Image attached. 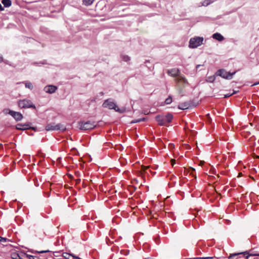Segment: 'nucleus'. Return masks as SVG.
I'll list each match as a JSON object with an SVG mask.
<instances>
[{
    "label": "nucleus",
    "instance_id": "obj_1",
    "mask_svg": "<svg viewBox=\"0 0 259 259\" xmlns=\"http://www.w3.org/2000/svg\"><path fill=\"white\" fill-rule=\"evenodd\" d=\"M102 106L103 107L108 108L109 109H114L116 111L120 113H123L124 111V110L120 109L111 99L106 100Z\"/></svg>",
    "mask_w": 259,
    "mask_h": 259
},
{
    "label": "nucleus",
    "instance_id": "obj_2",
    "mask_svg": "<svg viewBox=\"0 0 259 259\" xmlns=\"http://www.w3.org/2000/svg\"><path fill=\"white\" fill-rule=\"evenodd\" d=\"M18 105L20 108H36L35 106L33 104L32 101L26 99L18 101Z\"/></svg>",
    "mask_w": 259,
    "mask_h": 259
},
{
    "label": "nucleus",
    "instance_id": "obj_3",
    "mask_svg": "<svg viewBox=\"0 0 259 259\" xmlns=\"http://www.w3.org/2000/svg\"><path fill=\"white\" fill-rule=\"evenodd\" d=\"M203 41L202 37H195L191 38L189 41V47L190 48H196L201 46Z\"/></svg>",
    "mask_w": 259,
    "mask_h": 259
},
{
    "label": "nucleus",
    "instance_id": "obj_4",
    "mask_svg": "<svg viewBox=\"0 0 259 259\" xmlns=\"http://www.w3.org/2000/svg\"><path fill=\"white\" fill-rule=\"evenodd\" d=\"M80 129L82 130H89L96 127V124L94 121H88L79 123Z\"/></svg>",
    "mask_w": 259,
    "mask_h": 259
},
{
    "label": "nucleus",
    "instance_id": "obj_5",
    "mask_svg": "<svg viewBox=\"0 0 259 259\" xmlns=\"http://www.w3.org/2000/svg\"><path fill=\"white\" fill-rule=\"evenodd\" d=\"M45 130L47 131H57L59 130L65 131L66 127L61 123L55 124V123H50L46 126Z\"/></svg>",
    "mask_w": 259,
    "mask_h": 259
},
{
    "label": "nucleus",
    "instance_id": "obj_6",
    "mask_svg": "<svg viewBox=\"0 0 259 259\" xmlns=\"http://www.w3.org/2000/svg\"><path fill=\"white\" fill-rule=\"evenodd\" d=\"M3 112L5 114L8 113L11 115L17 121L21 120L23 117V115L19 112L14 111L8 109H4Z\"/></svg>",
    "mask_w": 259,
    "mask_h": 259
},
{
    "label": "nucleus",
    "instance_id": "obj_7",
    "mask_svg": "<svg viewBox=\"0 0 259 259\" xmlns=\"http://www.w3.org/2000/svg\"><path fill=\"white\" fill-rule=\"evenodd\" d=\"M235 73V72L231 73L230 72H228L226 71L224 69H220L216 73L215 75H219L222 77L226 79H231L232 78L233 75Z\"/></svg>",
    "mask_w": 259,
    "mask_h": 259
},
{
    "label": "nucleus",
    "instance_id": "obj_8",
    "mask_svg": "<svg viewBox=\"0 0 259 259\" xmlns=\"http://www.w3.org/2000/svg\"><path fill=\"white\" fill-rule=\"evenodd\" d=\"M57 90V87L53 85H47L44 88V91L47 93L53 94Z\"/></svg>",
    "mask_w": 259,
    "mask_h": 259
},
{
    "label": "nucleus",
    "instance_id": "obj_9",
    "mask_svg": "<svg viewBox=\"0 0 259 259\" xmlns=\"http://www.w3.org/2000/svg\"><path fill=\"white\" fill-rule=\"evenodd\" d=\"M16 128L19 130H26L31 128L30 123H25V124H17L16 126Z\"/></svg>",
    "mask_w": 259,
    "mask_h": 259
},
{
    "label": "nucleus",
    "instance_id": "obj_10",
    "mask_svg": "<svg viewBox=\"0 0 259 259\" xmlns=\"http://www.w3.org/2000/svg\"><path fill=\"white\" fill-rule=\"evenodd\" d=\"M180 72V70L178 68H172L167 71V74L172 77H178Z\"/></svg>",
    "mask_w": 259,
    "mask_h": 259
},
{
    "label": "nucleus",
    "instance_id": "obj_11",
    "mask_svg": "<svg viewBox=\"0 0 259 259\" xmlns=\"http://www.w3.org/2000/svg\"><path fill=\"white\" fill-rule=\"evenodd\" d=\"M155 119L160 125H167L164 116L157 115L155 117Z\"/></svg>",
    "mask_w": 259,
    "mask_h": 259
},
{
    "label": "nucleus",
    "instance_id": "obj_12",
    "mask_svg": "<svg viewBox=\"0 0 259 259\" xmlns=\"http://www.w3.org/2000/svg\"><path fill=\"white\" fill-rule=\"evenodd\" d=\"M191 107V103L189 102H185L179 105L178 108L181 110H185Z\"/></svg>",
    "mask_w": 259,
    "mask_h": 259
},
{
    "label": "nucleus",
    "instance_id": "obj_13",
    "mask_svg": "<svg viewBox=\"0 0 259 259\" xmlns=\"http://www.w3.org/2000/svg\"><path fill=\"white\" fill-rule=\"evenodd\" d=\"M177 81L178 82H182L184 84H188V80L183 75L179 74L176 78Z\"/></svg>",
    "mask_w": 259,
    "mask_h": 259
},
{
    "label": "nucleus",
    "instance_id": "obj_14",
    "mask_svg": "<svg viewBox=\"0 0 259 259\" xmlns=\"http://www.w3.org/2000/svg\"><path fill=\"white\" fill-rule=\"evenodd\" d=\"M242 253H243L244 255H246V259H247L248 258V257L250 255H259V254H249L247 251H245L243 252H240V253H234V254H230V256H229V258H232L234 256H237L238 254H242Z\"/></svg>",
    "mask_w": 259,
    "mask_h": 259
},
{
    "label": "nucleus",
    "instance_id": "obj_15",
    "mask_svg": "<svg viewBox=\"0 0 259 259\" xmlns=\"http://www.w3.org/2000/svg\"><path fill=\"white\" fill-rule=\"evenodd\" d=\"M212 38L220 41L224 39V36L219 33H215L212 35Z\"/></svg>",
    "mask_w": 259,
    "mask_h": 259
},
{
    "label": "nucleus",
    "instance_id": "obj_16",
    "mask_svg": "<svg viewBox=\"0 0 259 259\" xmlns=\"http://www.w3.org/2000/svg\"><path fill=\"white\" fill-rule=\"evenodd\" d=\"M11 256L12 259H22L20 254L17 251L12 252Z\"/></svg>",
    "mask_w": 259,
    "mask_h": 259
},
{
    "label": "nucleus",
    "instance_id": "obj_17",
    "mask_svg": "<svg viewBox=\"0 0 259 259\" xmlns=\"http://www.w3.org/2000/svg\"><path fill=\"white\" fill-rule=\"evenodd\" d=\"M165 121L166 123L170 122L173 118L172 115L170 113H167L165 116Z\"/></svg>",
    "mask_w": 259,
    "mask_h": 259
},
{
    "label": "nucleus",
    "instance_id": "obj_18",
    "mask_svg": "<svg viewBox=\"0 0 259 259\" xmlns=\"http://www.w3.org/2000/svg\"><path fill=\"white\" fill-rule=\"evenodd\" d=\"M2 4L4 5L5 7L8 8L11 6L12 2L11 0H2Z\"/></svg>",
    "mask_w": 259,
    "mask_h": 259
},
{
    "label": "nucleus",
    "instance_id": "obj_19",
    "mask_svg": "<svg viewBox=\"0 0 259 259\" xmlns=\"http://www.w3.org/2000/svg\"><path fill=\"white\" fill-rule=\"evenodd\" d=\"M94 1V0H83L82 1L83 4L86 6H89L91 5L93 3Z\"/></svg>",
    "mask_w": 259,
    "mask_h": 259
},
{
    "label": "nucleus",
    "instance_id": "obj_20",
    "mask_svg": "<svg viewBox=\"0 0 259 259\" xmlns=\"http://www.w3.org/2000/svg\"><path fill=\"white\" fill-rule=\"evenodd\" d=\"M215 79V75L212 76H208L206 77V81L208 82H213Z\"/></svg>",
    "mask_w": 259,
    "mask_h": 259
},
{
    "label": "nucleus",
    "instance_id": "obj_21",
    "mask_svg": "<svg viewBox=\"0 0 259 259\" xmlns=\"http://www.w3.org/2000/svg\"><path fill=\"white\" fill-rule=\"evenodd\" d=\"M63 256L66 259H73L74 257L73 255L68 253H64Z\"/></svg>",
    "mask_w": 259,
    "mask_h": 259
},
{
    "label": "nucleus",
    "instance_id": "obj_22",
    "mask_svg": "<svg viewBox=\"0 0 259 259\" xmlns=\"http://www.w3.org/2000/svg\"><path fill=\"white\" fill-rule=\"evenodd\" d=\"M172 101V98L171 96H169L167 98H166L165 100V103L166 104H170Z\"/></svg>",
    "mask_w": 259,
    "mask_h": 259
},
{
    "label": "nucleus",
    "instance_id": "obj_23",
    "mask_svg": "<svg viewBox=\"0 0 259 259\" xmlns=\"http://www.w3.org/2000/svg\"><path fill=\"white\" fill-rule=\"evenodd\" d=\"M145 119V118H140V119H135V120H132L131 122V123H137V122H141V121H144Z\"/></svg>",
    "mask_w": 259,
    "mask_h": 259
},
{
    "label": "nucleus",
    "instance_id": "obj_24",
    "mask_svg": "<svg viewBox=\"0 0 259 259\" xmlns=\"http://www.w3.org/2000/svg\"><path fill=\"white\" fill-rule=\"evenodd\" d=\"M25 87L30 90L33 89V85L31 82H28L25 83Z\"/></svg>",
    "mask_w": 259,
    "mask_h": 259
},
{
    "label": "nucleus",
    "instance_id": "obj_25",
    "mask_svg": "<svg viewBox=\"0 0 259 259\" xmlns=\"http://www.w3.org/2000/svg\"><path fill=\"white\" fill-rule=\"evenodd\" d=\"M122 58L124 61L127 62L130 60V57L127 55L122 56Z\"/></svg>",
    "mask_w": 259,
    "mask_h": 259
},
{
    "label": "nucleus",
    "instance_id": "obj_26",
    "mask_svg": "<svg viewBox=\"0 0 259 259\" xmlns=\"http://www.w3.org/2000/svg\"><path fill=\"white\" fill-rule=\"evenodd\" d=\"M211 3V1L210 0H205L203 2V6H208V5H209L210 3Z\"/></svg>",
    "mask_w": 259,
    "mask_h": 259
},
{
    "label": "nucleus",
    "instance_id": "obj_27",
    "mask_svg": "<svg viewBox=\"0 0 259 259\" xmlns=\"http://www.w3.org/2000/svg\"><path fill=\"white\" fill-rule=\"evenodd\" d=\"M236 93H237V91H234L232 93H230V94H228L225 95H224V98H226L229 97L231 96L232 95L236 94Z\"/></svg>",
    "mask_w": 259,
    "mask_h": 259
},
{
    "label": "nucleus",
    "instance_id": "obj_28",
    "mask_svg": "<svg viewBox=\"0 0 259 259\" xmlns=\"http://www.w3.org/2000/svg\"><path fill=\"white\" fill-rule=\"evenodd\" d=\"M8 240V239L6 238H4L2 237H1L0 238V242H6Z\"/></svg>",
    "mask_w": 259,
    "mask_h": 259
},
{
    "label": "nucleus",
    "instance_id": "obj_29",
    "mask_svg": "<svg viewBox=\"0 0 259 259\" xmlns=\"http://www.w3.org/2000/svg\"><path fill=\"white\" fill-rule=\"evenodd\" d=\"M48 252H50V251L49 250H42V251H36V252H37L38 253H42Z\"/></svg>",
    "mask_w": 259,
    "mask_h": 259
},
{
    "label": "nucleus",
    "instance_id": "obj_30",
    "mask_svg": "<svg viewBox=\"0 0 259 259\" xmlns=\"http://www.w3.org/2000/svg\"><path fill=\"white\" fill-rule=\"evenodd\" d=\"M213 257H198L199 259H210L212 258Z\"/></svg>",
    "mask_w": 259,
    "mask_h": 259
},
{
    "label": "nucleus",
    "instance_id": "obj_31",
    "mask_svg": "<svg viewBox=\"0 0 259 259\" xmlns=\"http://www.w3.org/2000/svg\"><path fill=\"white\" fill-rule=\"evenodd\" d=\"M75 175L77 177H80V173L79 171L75 172Z\"/></svg>",
    "mask_w": 259,
    "mask_h": 259
},
{
    "label": "nucleus",
    "instance_id": "obj_32",
    "mask_svg": "<svg viewBox=\"0 0 259 259\" xmlns=\"http://www.w3.org/2000/svg\"><path fill=\"white\" fill-rule=\"evenodd\" d=\"M176 161L175 159H171V163L172 166H174V164L175 163Z\"/></svg>",
    "mask_w": 259,
    "mask_h": 259
},
{
    "label": "nucleus",
    "instance_id": "obj_33",
    "mask_svg": "<svg viewBox=\"0 0 259 259\" xmlns=\"http://www.w3.org/2000/svg\"><path fill=\"white\" fill-rule=\"evenodd\" d=\"M80 181H81V180L80 179H77L75 180L76 184L79 183L80 182Z\"/></svg>",
    "mask_w": 259,
    "mask_h": 259
},
{
    "label": "nucleus",
    "instance_id": "obj_34",
    "mask_svg": "<svg viewBox=\"0 0 259 259\" xmlns=\"http://www.w3.org/2000/svg\"><path fill=\"white\" fill-rule=\"evenodd\" d=\"M4 10V7L2 6V5L0 4V11H3Z\"/></svg>",
    "mask_w": 259,
    "mask_h": 259
},
{
    "label": "nucleus",
    "instance_id": "obj_35",
    "mask_svg": "<svg viewBox=\"0 0 259 259\" xmlns=\"http://www.w3.org/2000/svg\"><path fill=\"white\" fill-rule=\"evenodd\" d=\"M257 84H259V81L258 82H255L254 83H253L252 86H254V85H257Z\"/></svg>",
    "mask_w": 259,
    "mask_h": 259
},
{
    "label": "nucleus",
    "instance_id": "obj_36",
    "mask_svg": "<svg viewBox=\"0 0 259 259\" xmlns=\"http://www.w3.org/2000/svg\"><path fill=\"white\" fill-rule=\"evenodd\" d=\"M73 259H80L79 257L74 255Z\"/></svg>",
    "mask_w": 259,
    "mask_h": 259
},
{
    "label": "nucleus",
    "instance_id": "obj_37",
    "mask_svg": "<svg viewBox=\"0 0 259 259\" xmlns=\"http://www.w3.org/2000/svg\"><path fill=\"white\" fill-rule=\"evenodd\" d=\"M3 61V58L2 57L0 56V62H2Z\"/></svg>",
    "mask_w": 259,
    "mask_h": 259
},
{
    "label": "nucleus",
    "instance_id": "obj_38",
    "mask_svg": "<svg viewBox=\"0 0 259 259\" xmlns=\"http://www.w3.org/2000/svg\"><path fill=\"white\" fill-rule=\"evenodd\" d=\"M200 66V65H197L196 67V69H198Z\"/></svg>",
    "mask_w": 259,
    "mask_h": 259
},
{
    "label": "nucleus",
    "instance_id": "obj_39",
    "mask_svg": "<svg viewBox=\"0 0 259 259\" xmlns=\"http://www.w3.org/2000/svg\"><path fill=\"white\" fill-rule=\"evenodd\" d=\"M145 169H147V167H144V169H143V170H145Z\"/></svg>",
    "mask_w": 259,
    "mask_h": 259
},
{
    "label": "nucleus",
    "instance_id": "obj_40",
    "mask_svg": "<svg viewBox=\"0 0 259 259\" xmlns=\"http://www.w3.org/2000/svg\"><path fill=\"white\" fill-rule=\"evenodd\" d=\"M100 94H101L102 95H103V92L100 93Z\"/></svg>",
    "mask_w": 259,
    "mask_h": 259
}]
</instances>
